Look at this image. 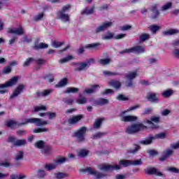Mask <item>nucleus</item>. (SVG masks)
Returning <instances> with one entry per match:
<instances>
[{
  "mask_svg": "<svg viewBox=\"0 0 179 179\" xmlns=\"http://www.w3.org/2000/svg\"><path fill=\"white\" fill-rule=\"evenodd\" d=\"M8 33H10V34H17V36H23V34H24V29L22 26H20L19 28L17 29H10L8 31Z\"/></svg>",
  "mask_w": 179,
  "mask_h": 179,
  "instance_id": "obj_19",
  "label": "nucleus"
},
{
  "mask_svg": "<svg viewBox=\"0 0 179 179\" xmlns=\"http://www.w3.org/2000/svg\"><path fill=\"white\" fill-rule=\"evenodd\" d=\"M131 166H141L142 164V159L137 160H131Z\"/></svg>",
  "mask_w": 179,
  "mask_h": 179,
  "instance_id": "obj_60",
  "label": "nucleus"
},
{
  "mask_svg": "<svg viewBox=\"0 0 179 179\" xmlns=\"http://www.w3.org/2000/svg\"><path fill=\"white\" fill-rule=\"evenodd\" d=\"M104 135H107V133L106 132H98L93 136L92 139H99V138L104 136Z\"/></svg>",
  "mask_w": 179,
  "mask_h": 179,
  "instance_id": "obj_52",
  "label": "nucleus"
},
{
  "mask_svg": "<svg viewBox=\"0 0 179 179\" xmlns=\"http://www.w3.org/2000/svg\"><path fill=\"white\" fill-rule=\"evenodd\" d=\"M149 38H150V34L143 33L139 36V41H140V43H143V42L146 41L147 40H149Z\"/></svg>",
  "mask_w": 179,
  "mask_h": 179,
  "instance_id": "obj_32",
  "label": "nucleus"
},
{
  "mask_svg": "<svg viewBox=\"0 0 179 179\" xmlns=\"http://www.w3.org/2000/svg\"><path fill=\"white\" fill-rule=\"evenodd\" d=\"M87 128L82 127L73 134L74 138H76L78 143H83L86 141V131Z\"/></svg>",
  "mask_w": 179,
  "mask_h": 179,
  "instance_id": "obj_7",
  "label": "nucleus"
},
{
  "mask_svg": "<svg viewBox=\"0 0 179 179\" xmlns=\"http://www.w3.org/2000/svg\"><path fill=\"white\" fill-rule=\"evenodd\" d=\"M166 138V133H159L157 134L155 136L152 134L148 135V138L146 140H143L139 141V143L141 145H152L153 143V141H156V139H164Z\"/></svg>",
  "mask_w": 179,
  "mask_h": 179,
  "instance_id": "obj_5",
  "label": "nucleus"
},
{
  "mask_svg": "<svg viewBox=\"0 0 179 179\" xmlns=\"http://www.w3.org/2000/svg\"><path fill=\"white\" fill-rule=\"evenodd\" d=\"M12 72V68L10 66H6L3 69V73H5L6 75H8V73H10Z\"/></svg>",
  "mask_w": 179,
  "mask_h": 179,
  "instance_id": "obj_57",
  "label": "nucleus"
},
{
  "mask_svg": "<svg viewBox=\"0 0 179 179\" xmlns=\"http://www.w3.org/2000/svg\"><path fill=\"white\" fill-rule=\"evenodd\" d=\"M103 121H104V118L98 117L94 123V129H99V128L101 127V124H103Z\"/></svg>",
  "mask_w": 179,
  "mask_h": 179,
  "instance_id": "obj_27",
  "label": "nucleus"
},
{
  "mask_svg": "<svg viewBox=\"0 0 179 179\" xmlns=\"http://www.w3.org/2000/svg\"><path fill=\"white\" fill-rule=\"evenodd\" d=\"M114 93V90L111 89H106L104 91H103L101 94L102 96H107V94H113Z\"/></svg>",
  "mask_w": 179,
  "mask_h": 179,
  "instance_id": "obj_58",
  "label": "nucleus"
},
{
  "mask_svg": "<svg viewBox=\"0 0 179 179\" xmlns=\"http://www.w3.org/2000/svg\"><path fill=\"white\" fill-rule=\"evenodd\" d=\"M136 76H138V73H136V71L130 72L127 75H126V79H127L128 80H134V79H135Z\"/></svg>",
  "mask_w": 179,
  "mask_h": 179,
  "instance_id": "obj_35",
  "label": "nucleus"
},
{
  "mask_svg": "<svg viewBox=\"0 0 179 179\" xmlns=\"http://www.w3.org/2000/svg\"><path fill=\"white\" fill-rule=\"evenodd\" d=\"M81 173H88L90 176H94L95 179H103L107 177V174L99 172L96 169H93L92 167L87 166L85 169H80Z\"/></svg>",
  "mask_w": 179,
  "mask_h": 179,
  "instance_id": "obj_3",
  "label": "nucleus"
},
{
  "mask_svg": "<svg viewBox=\"0 0 179 179\" xmlns=\"http://www.w3.org/2000/svg\"><path fill=\"white\" fill-rule=\"evenodd\" d=\"M72 59H75V57L72 55H68L67 57L59 60L60 64H65V62H68Z\"/></svg>",
  "mask_w": 179,
  "mask_h": 179,
  "instance_id": "obj_44",
  "label": "nucleus"
},
{
  "mask_svg": "<svg viewBox=\"0 0 179 179\" xmlns=\"http://www.w3.org/2000/svg\"><path fill=\"white\" fill-rule=\"evenodd\" d=\"M57 17L65 23H66V22H69V15L65 14L64 11H58L57 13Z\"/></svg>",
  "mask_w": 179,
  "mask_h": 179,
  "instance_id": "obj_18",
  "label": "nucleus"
},
{
  "mask_svg": "<svg viewBox=\"0 0 179 179\" xmlns=\"http://www.w3.org/2000/svg\"><path fill=\"white\" fill-rule=\"evenodd\" d=\"M146 124H148L149 128L150 129H158L159 128V122H160V117H156V116H152L150 117V120H145ZM155 122L156 124H155Z\"/></svg>",
  "mask_w": 179,
  "mask_h": 179,
  "instance_id": "obj_10",
  "label": "nucleus"
},
{
  "mask_svg": "<svg viewBox=\"0 0 179 179\" xmlns=\"http://www.w3.org/2000/svg\"><path fill=\"white\" fill-rule=\"evenodd\" d=\"M173 94L174 91H173V90H166L162 92V96L167 99Z\"/></svg>",
  "mask_w": 179,
  "mask_h": 179,
  "instance_id": "obj_40",
  "label": "nucleus"
},
{
  "mask_svg": "<svg viewBox=\"0 0 179 179\" xmlns=\"http://www.w3.org/2000/svg\"><path fill=\"white\" fill-rule=\"evenodd\" d=\"M76 103L78 104H86V103H87V99L86 97H83L82 95H80L79 98L76 100Z\"/></svg>",
  "mask_w": 179,
  "mask_h": 179,
  "instance_id": "obj_43",
  "label": "nucleus"
},
{
  "mask_svg": "<svg viewBox=\"0 0 179 179\" xmlns=\"http://www.w3.org/2000/svg\"><path fill=\"white\" fill-rule=\"evenodd\" d=\"M166 171H169L170 173H173L174 174H178L179 169L176 167L169 166L166 168Z\"/></svg>",
  "mask_w": 179,
  "mask_h": 179,
  "instance_id": "obj_48",
  "label": "nucleus"
},
{
  "mask_svg": "<svg viewBox=\"0 0 179 179\" xmlns=\"http://www.w3.org/2000/svg\"><path fill=\"white\" fill-rule=\"evenodd\" d=\"M149 29L150 31H152V34H156V33L160 30V26L152 24L149 27Z\"/></svg>",
  "mask_w": 179,
  "mask_h": 179,
  "instance_id": "obj_37",
  "label": "nucleus"
},
{
  "mask_svg": "<svg viewBox=\"0 0 179 179\" xmlns=\"http://www.w3.org/2000/svg\"><path fill=\"white\" fill-rule=\"evenodd\" d=\"M79 92V88L76 87H67L66 90L64 93L69 94V93H78Z\"/></svg>",
  "mask_w": 179,
  "mask_h": 179,
  "instance_id": "obj_47",
  "label": "nucleus"
},
{
  "mask_svg": "<svg viewBox=\"0 0 179 179\" xmlns=\"http://www.w3.org/2000/svg\"><path fill=\"white\" fill-rule=\"evenodd\" d=\"M99 64H100V65H108V64H110V62H111V59L110 58H105V59H100L98 61Z\"/></svg>",
  "mask_w": 179,
  "mask_h": 179,
  "instance_id": "obj_41",
  "label": "nucleus"
},
{
  "mask_svg": "<svg viewBox=\"0 0 179 179\" xmlns=\"http://www.w3.org/2000/svg\"><path fill=\"white\" fill-rule=\"evenodd\" d=\"M85 50H95L96 51H99V50H101V43H89L87 44L84 48L80 46V48L77 49L76 52L78 55H82V54L85 52Z\"/></svg>",
  "mask_w": 179,
  "mask_h": 179,
  "instance_id": "obj_6",
  "label": "nucleus"
},
{
  "mask_svg": "<svg viewBox=\"0 0 179 179\" xmlns=\"http://www.w3.org/2000/svg\"><path fill=\"white\" fill-rule=\"evenodd\" d=\"M44 167L48 171H51V170H54L57 167V165L54 164H45Z\"/></svg>",
  "mask_w": 179,
  "mask_h": 179,
  "instance_id": "obj_53",
  "label": "nucleus"
},
{
  "mask_svg": "<svg viewBox=\"0 0 179 179\" xmlns=\"http://www.w3.org/2000/svg\"><path fill=\"white\" fill-rule=\"evenodd\" d=\"M41 152L43 155H50L52 153V147L50 145H45Z\"/></svg>",
  "mask_w": 179,
  "mask_h": 179,
  "instance_id": "obj_25",
  "label": "nucleus"
},
{
  "mask_svg": "<svg viewBox=\"0 0 179 179\" xmlns=\"http://www.w3.org/2000/svg\"><path fill=\"white\" fill-rule=\"evenodd\" d=\"M68 85V78H64L62 79L56 85L55 87H64Z\"/></svg>",
  "mask_w": 179,
  "mask_h": 179,
  "instance_id": "obj_34",
  "label": "nucleus"
},
{
  "mask_svg": "<svg viewBox=\"0 0 179 179\" xmlns=\"http://www.w3.org/2000/svg\"><path fill=\"white\" fill-rule=\"evenodd\" d=\"M42 132H48V129L47 128H36L34 129V134H41Z\"/></svg>",
  "mask_w": 179,
  "mask_h": 179,
  "instance_id": "obj_51",
  "label": "nucleus"
},
{
  "mask_svg": "<svg viewBox=\"0 0 179 179\" xmlns=\"http://www.w3.org/2000/svg\"><path fill=\"white\" fill-rule=\"evenodd\" d=\"M6 125L10 129H15V128H16V125H17V122L9 120L6 122Z\"/></svg>",
  "mask_w": 179,
  "mask_h": 179,
  "instance_id": "obj_29",
  "label": "nucleus"
},
{
  "mask_svg": "<svg viewBox=\"0 0 179 179\" xmlns=\"http://www.w3.org/2000/svg\"><path fill=\"white\" fill-rule=\"evenodd\" d=\"M139 107H141V105L139 103L136 104V106H131L127 110L122 111L120 113V117H122V115H125V114H127V113H128L129 111H134V110H136L137 108H139Z\"/></svg>",
  "mask_w": 179,
  "mask_h": 179,
  "instance_id": "obj_30",
  "label": "nucleus"
},
{
  "mask_svg": "<svg viewBox=\"0 0 179 179\" xmlns=\"http://www.w3.org/2000/svg\"><path fill=\"white\" fill-rule=\"evenodd\" d=\"M24 145H26V139L22 138L16 140L15 143L13 144V146H15V148H19L20 146H24Z\"/></svg>",
  "mask_w": 179,
  "mask_h": 179,
  "instance_id": "obj_33",
  "label": "nucleus"
},
{
  "mask_svg": "<svg viewBox=\"0 0 179 179\" xmlns=\"http://www.w3.org/2000/svg\"><path fill=\"white\" fill-rule=\"evenodd\" d=\"M43 17H44V13H39L37 15H35L34 17V20L35 22H38V20H41V19H43Z\"/></svg>",
  "mask_w": 179,
  "mask_h": 179,
  "instance_id": "obj_62",
  "label": "nucleus"
},
{
  "mask_svg": "<svg viewBox=\"0 0 179 179\" xmlns=\"http://www.w3.org/2000/svg\"><path fill=\"white\" fill-rule=\"evenodd\" d=\"M94 5H93L92 8L86 7L81 11V15H93V13H94Z\"/></svg>",
  "mask_w": 179,
  "mask_h": 179,
  "instance_id": "obj_24",
  "label": "nucleus"
},
{
  "mask_svg": "<svg viewBox=\"0 0 179 179\" xmlns=\"http://www.w3.org/2000/svg\"><path fill=\"white\" fill-rule=\"evenodd\" d=\"M83 118V115H78L76 116H73L71 118L69 119V124L71 125H75V124H78L80 120Z\"/></svg>",
  "mask_w": 179,
  "mask_h": 179,
  "instance_id": "obj_20",
  "label": "nucleus"
},
{
  "mask_svg": "<svg viewBox=\"0 0 179 179\" xmlns=\"http://www.w3.org/2000/svg\"><path fill=\"white\" fill-rule=\"evenodd\" d=\"M178 33H179V30L174 29H171L162 31V34H164V36H173Z\"/></svg>",
  "mask_w": 179,
  "mask_h": 179,
  "instance_id": "obj_28",
  "label": "nucleus"
},
{
  "mask_svg": "<svg viewBox=\"0 0 179 179\" xmlns=\"http://www.w3.org/2000/svg\"><path fill=\"white\" fill-rule=\"evenodd\" d=\"M146 51V47L145 45H136L129 49L120 51V54H131V52H136V54H143Z\"/></svg>",
  "mask_w": 179,
  "mask_h": 179,
  "instance_id": "obj_8",
  "label": "nucleus"
},
{
  "mask_svg": "<svg viewBox=\"0 0 179 179\" xmlns=\"http://www.w3.org/2000/svg\"><path fill=\"white\" fill-rule=\"evenodd\" d=\"M114 34L111 31H107L106 34L102 36L103 40H111L114 38Z\"/></svg>",
  "mask_w": 179,
  "mask_h": 179,
  "instance_id": "obj_36",
  "label": "nucleus"
},
{
  "mask_svg": "<svg viewBox=\"0 0 179 179\" xmlns=\"http://www.w3.org/2000/svg\"><path fill=\"white\" fill-rule=\"evenodd\" d=\"M96 104L97 106H106V104H108V99L101 98L96 101Z\"/></svg>",
  "mask_w": 179,
  "mask_h": 179,
  "instance_id": "obj_39",
  "label": "nucleus"
},
{
  "mask_svg": "<svg viewBox=\"0 0 179 179\" xmlns=\"http://www.w3.org/2000/svg\"><path fill=\"white\" fill-rule=\"evenodd\" d=\"M174 155V151L173 150L166 149L164 152V155L161 156L159 159V162H166L169 157L173 156Z\"/></svg>",
  "mask_w": 179,
  "mask_h": 179,
  "instance_id": "obj_17",
  "label": "nucleus"
},
{
  "mask_svg": "<svg viewBox=\"0 0 179 179\" xmlns=\"http://www.w3.org/2000/svg\"><path fill=\"white\" fill-rule=\"evenodd\" d=\"M23 156H24L23 152L18 151V153L15 156V160L17 162H19V160H22V159H23Z\"/></svg>",
  "mask_w": 179,
  "mask_h": 179,
  "instance_id": "obj_63",
  "label": "nucleus"
},
{
  "mask_svg": "<svg viewBox=\"0 0 179 179\" xmlns=\"http://www.w3.org/2000/svg\"><path fill=\"white\" fill-rule=\"evenodd\" d=\"M137 120L138 117L136 116L127 115L123 116L121 121H123V122H134V121H136Z\"/></svg>",
  "mask_w": 179,
  "mask_h": 179,
  "instance_id": "obj_23",
  "label": "nucleus"
},
{
  "mask_svg": "<svg viewBox=\"0 0 179 179\" xmlns=\"http://www.w3.org/2000/svg\"><path fill=\"white\" fill-rule=\"evenodd\" d=\"M134 148H129L127 150V153L129 155H136L141 150V145L138 144H134Z\"/></svg>",
  "mask_w": 179,
  "mask_h": 179,
  "instance_id": "obj_22",
  "label": "nucleus"
},
{
  "mask_svg": "<svg viewBox=\"0 0 179 179\" xmlns=\"http://www.w3.org/2000/svg\"><path fill=\"white\" fill-rule=\"evenodd\" d=\"M87 155H89V150H87L85 149H81L78 152V156L80 157H86V156H87Z\"/></svg>",
  "mask_w": 179,
  "mask_h": 179,
  "instance_id": "obj_45",
  "label": "nucleus"
},
{
  "mask_svg": "<svg viewBox=\"0 0 179 179\" xmlns=\"http://www.w3.org/2000/svg\"><path fill=\"white\" fill-rule=\"evenodd\" d=\"M120 164H122L124 167H129V166H131V160L129 159L120 160Z\"/></svg>",
  "mask_w": 179,
  "mask_h": 179,
  "instance_id": "obj_46",
  "label": "nucleus"
},
{
  "mask_svg": "<svg viewBox=\"0 0 179 179\" xmlns=\"http://www.w3.org/2000/svg\"><path fill=\"white\" fill-rule=\"evenodd\" d=\"M23 178H26V176L24 175H15V174H13V175H10V179H23Z\"/></svg>",
  "mask_w": 179,
  "mask_h": 179,
  "instance_id": "obj_59",
  "label": "nucleus"
},
{
  "mask_svg": "<svg viewBox=\"0 0 179 179\" xmlns=\"http://www.w3.org/2000/svg\"><path fill=\"white\" fill-rule=\"evenodd\" d=\"M26 88V86L24 84H20L12 93V94L9 96V99L12 100L14 97H17L20 94L23 93V91Z\"/></svg>",
  "mask_w": 179,
  "mask_h": 179,
  "instance_id": "obj_14",
  "label": "nucleus"
},
{
  "mask_svg": "<svg viewBox=\"0 0 179 179\" xmlns=\"http://www.w3.org/2000/svg\"><path fill=\"white\" fill-rule=\"evenodd\" d=\"M51 93H52V89L44 90L43 91H42L43 97H47V96H50Z\"/></svg>",
  "mask_w": 179,
  "mask_h": 179,
  "instance_id": "obj_56",
  "label": "nucleus"
},
{
  "mask_svg": "<svg viewBox=\"0 0 179 179\" xmlns=\"http://www.w3.org/2000/svg\"><path fill=\"white\" fill-rule=\"evenodd\" d=\"M55 177L57 179L65 178V177H66V173L59 172V173H55Z\"/></svg>",
  "mask_w": 179,
  "mask_h": 179,
  "instance_id": "obj_54",
  "label": "nucleus"
},
{
  "mask_svg": "<svg viewBox=\"0 0 179 179\" xmlns=\"http://www.w3.org/2000/svg\"><path fill=\"white\" fill-rule=\"evenodd\" d=\"M159 97L160 95L155 92H148L145 96V99H148L150 103H159L160 101Z\"/></svg>",
  "mask_w": 179,
  "mask_h": 179,
  "instance_id": "obj_11",
  "label": "nucleus"
},
{
  "mask_svg": "<svg viewBox=\"0 0 179 179\" xmlns=\"http://www.w3.org/2000/svg\"><path fill=\"white\" fill-rule=\"evenodd\" d=\"M109 85L112 86V87H114V89H116V90H117V89L121 88L122 84L121 82L118 80H112L109 82Z\"/></svg>",
  "mask_w": 179,
  "mask_h": 179,
  "instance_id": "obj_26",
  "label": "nucleus"
},
{
  "mask_svg": "<svg viewBox=\"0 0 179 179\" xmlns=\"http://www.w3.org/2000/svg\"><path fill=\"white\" fill-rule=\"evenodd\" d=\"M96 60L93 58L88 59L86 62H73V65H76L77 67L74 69L75 72H82V71H85V68H90L92 64H95Z\"/></svg>",
  "mask_w": 179,
  "mask_h": 179,
  "instance_id": "obj_1",
  "label": "nucleus"
},
{
  "mask_svg": "<svg viewBox=\"0 0 179 179\" xmlns=\"http://www.w3.org/2000/svg\"><path fill=\"white\" fill-rule=\"evenodd\" d=\"M99 170L101 171H114V170H121V166L116 165H110V164H103L99 168Z\"/></svg>",
  "mask_w": 179,
  "mask_h": 179,
  "instance_id": "obj_12",
  "label": "nucleus"
},
{
  "mask_svg": "<svg viewBox=\"0 0 179 179\" xmlns=\"http://www.w3.org/2000/svg\"><path fill=\"white\" fill-rule=\"evenodd\" d=\"M143 129H148V127L145 126L142 123H135L128 127L126 129L127 134H134L143 131Z\"/></svg>",
  "mask_w": 179,
  "mask_h": 179,
  "instance_id": "obj_4",
  "label": "nucleus"
},
{
  "mask_svg": "<svg viewBox=\"0 0 179 179\" xmlns=\"http://www.w3.org/2000/svg\"><path fill=\"white\" fill-rule=\"evenodd\" d=\"M113 26L112 22L106 21L103 22L99 27H96L95 29L96 34H99V33H101V31H106L107 29Z\"/></svg>",
  "mask_w": 179,
  "mask_h": 179,
  "instance_id": "obj_13",
  "label": "nucleus"
},
{
  "mask_svg": "<svg viewBox=\"0 0 179 179\" xmlns=\"http://www.w3.org/2000/svg\"><path fill=\"white\" fill-rule=\"evenodd\" d=\"M45 142L43 140H39L35 143L34 146L35 148H37V149H42L45 147Z\"/></svg>",
  "mask_w": 179,
  "mask_h": 179,
  "instance_id": "obj_38",
  "label": "nucleus"
},
{
  "mask_svg": "<svg viewBox=\"0 0 179 179\" xmlns=\"http://www.w3.org/2000/svg\"><path fill=\"white\" fill-rule=\"evenodd\" d=\"M47 110V106H34V113H37L38 111H45Z\"/></svg>",
  "mask_w": 179,
  "mask_h": 179,
  "instance_id": "obj_42",
  "label": "nucleus"
},
{
  "mask_svg": "<svg viewBox=\"0 0 179 179\" xmlns=\"http://www.w3.org/2000/svg\"><path fill=\"white\" fill-rule=\"evenodd\" d=\"M33 61H34V59L33 57H29V58L27 59L23 64V66H29L30 64H31V62H33Z\"/></svg>",
  "mask_w": 179,
  "mask_h": 179,
  "instance_id": "obj_61",
  "label": "nucleus"
},
{
  "mask_svg": "<svg viewBox=\"0 0 179 179\" xmlns=\"http://www.w3.org/2000/svg\"><path fill=\"white\" fill-rule=\"evenodd\" d=\"M40 41L39 38H36L34 42V45L33 46V50L37 51L38 50H44V48H48V44L44 43H38Z\"/></svg>",
  "mask_w": 179,
  "mask_h": 179,
  "instance_id": "obj_16",
  "label": "nucleus"
},
{
  "mask_svg": "<svg viewBox=\"0 0 179 179\" xmlns=\"http://www.w3.org/2000/svg\"><path fill=\"white\" fill-rule=\"evenodd\" d=\"M144 172L148 176H157V177H164L163 173L159 171V169L155 167L144 169Z\"/></svg>",
  "mask_w": 179,
  "mask_h": 179,
  "instance_id": "obj_15",
  "label": "nucleus"
},
{
  "mask_svg": "<svg viewBox=\"0 0 179 179\" xmlns=\"http://www.w3.org/2000/svg\"><path fill=\"white\" fill-rule=\"evenodd\" d=\"M24 124H36V127H44L45 125H48V122L45 120L43 121V119L31 117L26 119L25 122L21 123V125H24Z\"/></svg>",
  "mask_w": 179,
  "mask_h": 179,
  "instance_id": "obj_9",
  "label": "nucleus"
},
{
  "mask_svg": "<svg viewBox=\"0 0 179 179\" xmlns=\"http://www.w3.org/2000/svg\"><path fill=\"white\" fill-rule=\"evenodd\" d=\"M17 80H19V77L14 76L5 83L0 84V94H5V93H8V90H6V88L15 86V85L17 83Z\"/></svg>",
  "mask_w": 179,
  "mask_h": 179,
  "instance_id": "obj_2",
  "label": "nucleus"
},
{
  "mask_svg": "<svg viewBox=\"0 0 179 179\" xmlns=\"http://www.w3.org/2000/svg\"><path fill=\"white\" fill-rule=\"evenodd\" d=\"M116 99L119 100V101H128V100H129V99L124 94H119Z\"/></svg>",
  "mask_w": 179,
  "mask_h": 179,
  "instance_id": "obj_55",
  "label": "nucleus"
},
{
  "mask_svg": "<svg viewBox=\"0 0 179 179\" xmlns=\"http://www.w3.org/2000/svg\"><path fill=\"white\" fill-rule=\"evenodd\" d=\"M92 88H87L84 90L83 93L87 94H92V93H94V89H97V87H100L99 85H92Z\"/></svg>",
  "mask_w": 179,
  "mask_h": 179,
  "instance_id": "obj_31",
  "label": "nucleus"
},
{
  "mask_svg": "<svg viewBox=\"0 0 179 179\" xmlns=\"http://www.w3.org/2000/svg\"><path fill=\"white\" fill-rule=\"evenodd\" d=\"M150 10L152 12V14L151 15V19H157V17L160 16V12L159 10H157V6H152V7L150 8Z\"/></svg>",
  "mask_w": 179,
  "mask_h": 179,
  "instance_id": "obj_21",
  "label": "nucleus"
},
{
  "mask_svg": "<svg viewBox=\"0 0 179 179\" xmlns=\"http://www.w3.org/2000/svg\"><path fill=\"white\" fill-rule=\"evenodd\" d=\"M47 176V173H45V170L39 169L38 170V178H44Z\"/></svg>",
  "mask_w": 179,
  "mask_h": 179,
  "instance_id": "obj_50",
  "label": "nucleus"
},
{
  "mask_svg": "<svg viewBox=\"0 0 179 179\" xmlns=\"http://www.w3.org/2000/svg\"><path fill=\"white\" fill-rule=\"evenodd\" d=\"M16 137L13 136H8V139H7V142L8 143H13V145H15V143H16Z\"/></svg>",
  "mask_w": 179,
  "mask_h": 179,
  "instance_id": "obj_64",
  "label": "nucleus"
},
{
  "mask_svg": "<svg viewBox=\"0 0 179 179\" xmlns=\"http://www.w3.org/2000/svg\"><path fill=\"white\" fill-rule=\"evenodd\" d=\"M152 112H153V108H152L151 107H147L143 111L142 115H149L150 114H152Z\"/></svg>",
  "mask_w": 179,
  "mask_h": 179,
  "instance_id": "obj_49",
  "label": "nucleus"
}]
</instances>
